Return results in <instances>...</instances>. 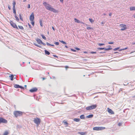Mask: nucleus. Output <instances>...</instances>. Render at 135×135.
Returning <instances> with one entry per match:
<instances>
[{"label":"nucleus","mask_w":135,"mask_h":135,"mask_svg":"<svg viewBox=\"0 0 135 135\" xmlns=\"http://www.w3.org/2000/svg\"><path fill=\"white\" fill-rule=\"evenodd\" d=\"M43 4L46 8L47 10L53 12L54 13H57L58 12V11L57 10L52 7L51 5L47 3L46 2H44Z\"/></svg>","instance_id":"1"},{"label":"nucleus","mask_w":135,"mask_h":135,"mask_svg":"<svg viewBox=\"0 0 135 135\" xmlns=\"http://www.w3.org/2000/svg\"><path fill=\"white\" fill-rule=\"evenodd\" d=\"M97 107V105L96 104H93L89 106L86 108V110H90L95 109Z\"/></svg>","instance_id":"2"},{"label":"nucleus","mask_w":135,"mask_h":135,"mask_svg":"<svg viewBox=\"0 0 135 135\" xmlns=\"http://www.w3.org/2000/svg\"><path fill=\"white\" fill-rule=\"evenodd\" d=\"M23 113V112L19 111H16L14 112V114L16 117L22 116Z\"/></svg>","instance_id":"3"},{"label":"nucleus","mask_w":135,"mask_h":135,"mask_svg":"<svg viewBox=\"0 0 135 135\" xmlns=\"http://www.w3.org/2000/svg\"><path fill=\"white\" fill-rule=\"evenodd\" d=\"M33 122L37 125V126H38L40 124L41 119L37 118H35L33 119Z\"/></svg>","instance_id":"4"},{"label":"nucleus","mask_w":135,"mask_h":135,"mask_svg":"<svg viewBox=\"0 0 135 135\" xmlns=\"http://www.w3.org/2000/svg\"><path fill=\"white\" fill-rule=\"evenodd\" d=\"M105 128V127H93V129L94 130L99 131L104 129Z\"/></svg>","instance_id":"5"},{"label":"nucleus","mask_w":135,"mask_h":135,"mask_svg":"<svg viewBox=\"0 0 135 135\" xmlns=\"http://www.w3.org/2000/svg\"><path fill=\"white\" fill-rule=\"evenodd\" d=\"M9 23L12 27L14 28L18 29V27L16 24L13 21H9Z\"/></svg>","instance_id":"6"},{"label":"nucleus","mask_w":135,"mask_h":135,"mask_svg":"<svg viewBox=\"0 0 135 135\" xmlns=\"http://www.w3.org/2000/svg\"><path fill=\"white\" fill-rule=\"evenodd\" d=\"M119 26L121 28L120 30L122 31L124 30L127 28L126 25L120 24L119 25Z\"/></svg>","instance_id":"7"},{"label":"nucleus","mask_w":135,"mask_h":135,"mask_svg":"<svg viewBox=\"0 0 135 135\" xmlns=\"http://www.w3.org/2000/svg\"><path fill=\"white\" fill-rule=\"evenodd\" d=\"M16 5V2L15 1H13V13L15 15H16V12L15 8V6Z\"/></svg>","instance_id":"8"},{"label":"nucleus","mask_w":135,"mask_h":135,"mask_svg":"<svg viewBox=\"0 0 135 135\" xmlns=\"http://www.w3.org/2000/svg\"><path fill=\"white\" fill-rule=\"evenodd\" d=\"M7 123V121L6 120L2 117H0V124L2 123Z\"/></svg>","instance_id":"9"},{"label":"nucleus","mask_w":135,"mask_h":135,"mask_svg":"<svg viewBox=\"0 0 135 135\" xmlns=\"http://www.w3.org/2000/svg\"><path fill=\"white\" fill-rule=\"evenodd\" d=\"M34 14L33 13H32L30 17V21L34 20Z\"/></svg>","instance_id":"10"},{"label":"nucleus","mask_w":135,"mask_h":135,"mask_svg":"<svg viewBox=\"0 0 135 135\" xmlns=\"http://www.w3.org/2000/svg\"><path fill=\"white\" fill-rule=\"evenodd\" d=\"M37 90V89L36 88H35L30 90V91L31 92H36Z\"/></svg>","instance_id":"11"},{"label":"nucleus","mask_w":135,"mask_h":135,"mask_svg":"<svg viewBox=\"0 0 135 135\" xmlns=\"http://www.w3.org/2000/svg\"><path fill=\"white\" fill-rule=\"evenodd\" d=\"M107 109L108 112L109 113H110L111 114H114V112L110 109L108 108H107Z\"/></svg>","instance_id":"12"},{"label":"nucleus","mask_w":135,"mask_h":135,"mask_svg":"<svg viewBox=\"0 0 135 135\" xmlns=\"http://www.w3.org/2000/svg\"><path fill=\"white\" fill-rule=\"evenodd\" d=\"M74 21L75 22H77L78 23H81L83 24H84V23L82 22H80L79 20L75 18L74 19Z\"/></svg>","instance_id":"13"},{"label":"nucleus","mask_w":135,"mask_h":135,"mask_svg":"<svg viewBox=\"0 0 135 135\" xmlns=\"http://www.w3.org/2000/svg\"><path fill=\"white\" fill-rule=\"evenodd\" d=\"M108 47H109L108 48H104V50L105 51H108V50H112V48L110 47L111 46L110 45L108 46Z\"/></svg>","instance_id":"14"},{"label":"nucleus","mask_w":135,"mask_h":135,"mask_svg":"<svg viewBox=\"0 0 135 135\" xmlns=\"http://www.w3.org/2000/svg\"><path fill=\"white\" fill-rule=\"evenodd\" d=\"M36 41L39 44H41L42 42L41 40L39 39H37L36 40Z\"/></svg>","instance_id":"15"},{"label":"nucleus","mask_w":135,"mask_h":135,"mask_svg":"<svg viewBox=\"0 0 135 135\" xmlns=\"http://www.w3.org/2000/svg\"><path fill=\"white\" fill-rule=\"evenodd\" d=\"M131 11L135 10V7H131L129 8Z\"/></svg>","instance_id":"16"},{"label":"nucleus","mask_w":135,"mask_h":135,"mask_svg":"<svg viewBox=\"0 0 135 135\" xmlns=\"http://www.w3.org/2000/svg\"><path fill=\"white\" fill-rule=\"evenodd\" d=\"M80 118L81 119H84L85 118V116L84 115H82L80 116Z\"/></svg>","instance_id":"17"},{"label":"nucleus","mask_w":135,"mask_h":135,"mask_svg":"<svg viewBox=\"0 0 135 135\" xmlns=\"http://www.w3.org/2000/svg\"><path fill=\"white\" fill-rule=\"evenodd\" d=\"M45 53L46 54L49 55L50 54V52L47 50H45Z\"/></svg>","instance_id":"18"},{"label":"nucleus","mask_w":135,"mask_h":135,"mask_svg":"<svg viewBox=\"0 0 135 135\" xmlns=\"http://www.w3.org/2000/svg\"><path fill=\"white\" fill-rule=\"evenodd\" d=\"M79 133L81 135H85L86 134V132H79Z\"/></svg>","instance_id":"19"},{"label":"nucleus","mask_w":135,"mask_h":135,"mask_svg":"<svg viewBox=\"0 0 135 135\" xmlns=\"http://www.w3.org/2000/svg\"><path fill=\"white\" fill-rule=\"evenodd\" d=\"M80 120V119L79 118H75L74 119V121L76 122H79Z\"/></svg>","instance_id":"20"},{"label":"nucleus","mask_w":135,"mask_h":135,"mask_svg":"<svg viewBox=\"0 0 135 135\" xmlns=\"http://www.w3.org/2000/svg\"><path fill=\"white\" fill-rule=\"evenodd\" d=\"M10 78V79L11 80H13L14 76L13 75H11V76H9Z\"/></svg>","instance_id":"21"},{"label":"nucleus","mask_w":135,"mask_h":135,"mask_svg":"<svg viewBox=\"0 0 135 135\" xmlns=\"http://www.w3.org/2000/svg\"><path fill=\"white\" fill-rule=\"evenodd\" d=\"M9 134L8 132L7 131H5L3 135H8Z\"/></svg>","instance_id":"22"},{"label":"nucleus","mask_w":135,"mask_h":135,"mask_svg":"<svg viewBox=\"0 0 135 135\" xmlns=\"http://www.w3.org/2000/svg\"><path fill=\"white\" fill-rule=\"evenodd\" d=\"M93 117V114H91L89 115L88 116H87L86 117L87 118H92Z\"/></svg>","instance_id":"23"},{"label":"nucleus","mask_w":135,"mask_h":135,"mask_svg":"<svg viewBox=\"0 0 135 135\" xmlns=\"http://www.w3.org/2000/svg\"><path fill=\"white\" fill-rule=\"evenodd\" d=\"M18 27L20 29L22 30H24V28L23 27V26H22L19 25V26H18Z\"/></svg>","instance_id":"24"},{"label":"nucleus","mask_w":135,"mask_h":135,"mask_svg":"<svg viewBox=\"0 0 135 135\" xmlns=\"http://www.w3.org/2000/svg\"><path fill=\"white\" fill-rule=\"evenodd\" d=\"M19 85H17V84H15L14 85V87H15V88H19Z\"/></svg>","instance_id":"25"},{"label":"nucleus","mask_w":135,"mask_h":135,"mask_svg":"<svg viewBox=\"0 0 135 135\" xmlns=\"http://www.w3.org/2000/svg\"><path fill=\"white\" fill-rule=\"evenodd\" d=\"M16 14L15 15V17L16 18V20L17 21H19V20L18 17L16 16Z\"/></svg>","instance_id":"26"},{"label":"nucleus","mask_w":135,"mask_h":135,"mask_svg":"<svg viewBox=\"0 0 135 135\" xmlns=\"http://www.w3.org/2000/svg\"><path fill=\"white\" fill-rule=\"evenodd\" d=\"M40 26L41 27H42V26H43L42 23V22L41 20H40Z\"/></svg>","instance_id":"27"},{"label":"nucleus","mask_w":135,"mask_h":135,"mask_svg":"<svg viewBox=\"0 0 135 135\" xmlns=\"http://www.w3.org/2000/svg\"><path fill=\"white\" fill-rule=\"evenodd\" d=\"M31 21V24L33 26H34V24H35V22L34 21V20Z\"/></svg>","instance_id":"28"},{"label":"nucleus","mask_w":135,"mask_h":135,"mask_svg":"<svg viewBox=\"0 0 135 135\" xmlns=\"http://www.w3.org/2000/svg\"><path fill=\"white\" fill-rule=\"evenodd\" d=\"M86 29L88 30H90V29L93 30V28L91 27H88L86 28Z\"/></svg>","instance_id":"29"},{"label":"nucleus","mask_w":135,"mask_h":135,"mask_svg":"<svg viewBox=\"0 0 135 135\" xmlns=\"http://www.w3.org/2000/svg\"><path fill=\"white\" fill-rule=\"evenodd\" d=\"M89 21L91 23L93 22H94V20L91 18H89Z\"/></svg>","instance_id":"30"},{"label":"nucleus","mask_w":135,"mask_h":135,"mask_svg":"<svg viewBox=\"0 0 135 135\" xmlns=\"http://www.w3.org/2000/svg\"><path fill=\"white\" fill-rule=\"evenodd\" d=\"M59 41H60L61 43H62L63 44H66V43L64 41H61L60 40Z\"/></svg>","instance_id":"31"},{"label":"nucleus","mask_w":135,"mask_h":135,"mask_svg":"<svg viewBox=\"0 0 135 135\" xmlns=\"http://www.w3.org/2000/svg\"><path fill=\"white\" fill-rule=\"evenodd\" d=\"M128 49V47H126L125 48L121 49L120 50H119V51H121L122 50H126V49Z\"/></svg>","instance_id":"32"},{"label":"nucleus","mask_w":135,"mask_h":135,"mask_svg":"<svg viewBox=\"0 0 135 135\" xmlns=\"http://www.w3.org/2000/svg\"><path fill=\"white\" fill-rule=\"evenodd\" d=\"M119 48H120L119 47H117V48H115L114 49H113V50L114 51H116L117 50H118L119 49Z\"/></svg>","instance_id":"33"},{"label":"nucleus","mask_w":135,"mask_h":135,"mask_svg":"<svg viewBox=\"0 0 135 135\" xmlns=\"http://www.w3.org/2000/svg\"><path fill=\"white\" fill-rule=\"evenodd\" d=\"M19 16H20V19L23 21V18H22V16H21V15L20 14L19 15Z\"/></svg>","instance_id":"34"},{"label":"nucleus","mask_w":135,"mask_h":135,"mask_svg":"<svg viewBox=\"0 0 135 135\" xmlns=\"http://www.w3.org/2000/svg\"><path fill=\"white\" fill-rule=\"evenodd\" d=\"M42 38L44 40H46V37H45L44 35H41Z\"/></svg>","instance_id":"35"},{"label":"nucleus","mask_w":135,"mask_h":135,"mask_svg":"<svg viewBox=\"0 0 135 135\" xmlns=\"http://www.w3.org/2000/svg\"><path fill=\"white\" fill-rule=\"evenodd\" d=\"M63 123L65 124L68 125V123L66 121H64Z\"/></svg>","instance_id":"36"},{"label":"nucleus","mask_w":135,"mask_h":135,"mask_svg":"<svg viewBox=\"0 0 135 135\" xmlns=\"http://www.w3.org/2000/svg\"><path fill=\"white\" fill-rule=\"evenodd\" d=\"M98 45L99 46H101L103 45H104V44H101V43H99L98 44Z\"/></svg>","instance_id":"37"},{"label":"nucleus","mask_w":135,"mask_h":135,"mask_svg":"<svg viewBox=\"0 0 135 135\" xmlns=\"http://www.w3.org/2000/svg\"><path fill=\"white\" fill-rule=\"evenodd\" d=\"M98 49V50H104V48H99Z\"/></svg>","instance_id":"38"},{"label":"nucleus","mask_w":135,"mask_h":135,"mask_svg":"<svg viewBox=\"0 0 135 135\" xmlns=\"http://www.w3.org/2000/svg\"><path fill=\"white\" fill-rule=\"evenodd\" d=\"M54 44L56 45H59V43L58 42H55V43H54Z\"/></svg>","instance_id":"39"},{"label":"nucleus","mask_w":135,"mask_h":135,"mask_svg":"<svg viewBox=\"0 0 135 135\" xmlns=\"http://www.w3.org/2000/svg\"><path fill=\"white\" fill-rule=\"evenodd\" d=\"M75 49L76 50H80V49L79 48H78V47H75Z\"/></svg>","instance_id":"40"},{"label":"nucleus","mask_w":135,"mask_h":135,"mask_svg":"<svg viewBox=\"0 0 135 135\" xmlns=\"http://www.w3.org/2000/svg\"><path fill=\"white\" fill-rule=\"evenodd\" d=\"M71 50L72 51H73V52H75L76 51V50H74V49H71Z\"/></svg>","instance_id":"41"},{"label":"nucleus","mask_w":135,"mask_h":135,"mask_svg":"<svg viewBox=\"0 0 135 135\" xmlns=\"http://www.w3.org/2000/svg\"><path fill=\"white\" fill-rule=\"evenodd\" d=\"M108 43L109 44H114V42H109Z\"/></svg>","instance_id":"42"},{"label":"nucleus","mask_w":135,"mask_h":135,"mask_svg":"<svg viewBox=\"0 0 135 135\" xmlns=\"http://www.w3.org/2000/svg\"><path fill=\"white\" fill-rule=\"evenodd\" d=\"M96 52H90V53L91 54H96Z\"/></svg>","instance_id":"43"},{"label":"nucleus","mask_w":135,"mask_h":135,"mask_svg":"<svg viewBox=\"0 0 135 135\" xmlns=\"http://www.w3.org/2000/svg\"><path fill=\"white\" fill-rule=\"evenodd\" d=\"M28 26H29V28H32V27L31 26V25L29 24V23H28Z\"/></svg>","instance_id":"44"},{"label":"nucleus","mask_w":135,"mask_h":135,"mask_svg":"<svg viewBox=\"0 0 135 135\" xmlns=\"http://www.w3.org/2000/svg\"><path fill=\"white\" fill-rule=\"evenodd\" d=\"M19 88H20L21 89H24V87H22V86H19Z\"/></svg>","instance_id":"45"},{"label":"nucleus","mask_w":135,"mask_h":135,"mask_svg":"<svg viewBox=\"0 0 135 135\" xmlns=\"http://www.w3.org/2000/svg\"><path fill=\"white\" fill-rule=\"evenodd\" d=\"M46 44L48 46H50L51 45V44H50L49 43H48V42H47L46 43Z\"/></svg>","instance_id":"46"},{"label":"nucleus","mask_w":135,"mask_h":135,"mask_svg":"<svg viewBox=\"0 0 135 135\" xmlns=\"http://www.w3.org/2000/svg\"><path fill=\"white\" fill-rule=\"evenodd\" d=\"M28 8H30V4H29L28 5Z\"/></svg>","instance_id":"47"},{"label":"nucleus","mask_w":135,"mask_h":135,"mask_svg":"<svg viewBox=\"0 0 135 135\" xmlns=\"http://www.w3.org/2000/svg\"><path fill=\"white\" fill-rule=\"evenodd\" d=\"M41 44H42L44 46L46 45V44L45 43L43 42L42 41V42H41Z\"/></svg>","instance_id":"48"},{"label":"nucleus","mask_w":135,"mask_h":135,"mask_svg":"<svg viewBox=\"0 0 135 135\" xmlns=\"http://www.w3.org/2000/svg\"><path fill=\"white\" fill-rule=\"evenodd\" d=\"M53 56L54 57H58L56 55H53Z\"/></svg>","instance_id":"49"},{"label":"nucleus","mask_w":135,"mask_h":135,"mask_svg":"<svg viewBox=\"0 0 135 135\" xmlns=\"http://www.w3.org/2000/svg\"><path fill=\"white\" fill-rule=\"evenodd\" d=\"M121 125H122V124H121V123H119L118 124V125L119 126H121Z\"/></svg>","instance_id":"50"},{"label":"nucleus","mask_w":135,"mask_h":135,"mask_svg":"<svg viewBox=\"0 0 135 135\" xmlns=\"http://www.w3.org/2000/svg\"><path fill=\"white\" fill-rule=\"evenodd\" d=\"M8 8L9 10H10L11 9V8L10 6H8Z\"/></svg>","instance_id":"51"},{"label":"nucleus","mask_w":135,"mask_h":135,"mask_svg":"<svg viewBox=\"0 0 135 135\" xmlns=\"http://www.w3.org/2000/svg\"><path fill=\"white\" fill-rule=\"evenodd\" d=\"M60 0V2H62V3L63 2L64 0Z\"/></svg>","instance_id":"52"},{"label":"nucleus","mask_w":135,"mask_h":135,"mask_svg":"<svg viewBox=\"0 0 135 135\" xmlns=\"http://www.w3.org/2000/svg\"><path fill=\"white\" fill-rule=\"evenodd\" d=\"M34 45H35L36 46H37V47H40V46H38V45H36V44H34Z\"/></svg>","instance_id":"53"},{"label":"nucleus","mask_w":135,"mask_h":135,"mask_svg":"<svg viewBox=\"0 0 135 135\" xmlns=\"http://www.w3.org/2000/svg\"><path fill=\"white\" fill-rule=\"evenodd\" d=\"M52 28L53 30L55 31V29L54 28V27H52Z\"/></svg>","instance_id":"54"},{"label":"nucleus","mask_w":135,"mask_h":135,"mask_svg":"<svg viewBox=\"0 0 135 135\" xmlns=\"http://www.w3.org/2000/svg\"><path fill=\"white\" fill-rule=\"evenodd\" d=\"M65 47L66 48H68V46L67 45H65Z\"/></svg>","instance_id":"55"},{"label":"nucleus","mask_w":135,"mask_h":135,"mask_svg":"<svg viewBox=\"0 0 135 135\" xmlns=\"http://www.w3.org/2000/svg\"><path fill=\"white\" fill-rule=\"evenodd\" d=\"M84 53H86V54L87 53V52L86 51H84Z\"/></svg>","instance_id":"56"},{"label":"nucleus","mask_w":135,"mask_h":135,"mask_svg":"<svg viewBox=\"0 0 135 135\" xmlns=\"http://www.w3.org/2000/svg\"><path fill=\"white\" fill-rule=\"evenodd\" d=\"M111 15H112V14L111 13H110L109 14V15L110 16H111Z\"/></svg>","instance_id":"57"},{"label":"nucleus","mask_w":135,"mask_h":135,"mask_svg":"<svg viewBox=\"0 0 135 135\" xmlns=\"http://www.w3.org/2000/svg\"><path fill=\"white\" fill-rule=\"evenodd\" d=\"M101 24H104V23L103 22H101Z\"/></svg>","instance_id":"58"},{"label":"nucleus","mask_w":135,"mask_h":135,"mask_svg":"<svg viewBox=\"0 0 135 135\" xmlns=\"http://www.w3.org/2000/svg\"><path fill=\"white\" fill-rule=\"evenodd\" d=\"M51 46H54V45H51Z\"/></svg>","instance_id":"59"},{"label":"nucleus","mask_w":135,"mask_h":135,"mask_svg":"<svg viewBox=\"0 0 135 135\" xmlns=\"http://www.w3.org/2000/svg\"><path fill=\"white\" fill-rule=\"evenodd\" d=\"M42 78L43 80H44V79H45V78Z\"/></svg>","instance_id":"60"},{"label":"nucleus","mask_w":135,"mask_h":135,"mask_svg":"<svg viewBox=\"0 0 135 135\" xmlns=\"http://www.w3.org/2000/svg\"><path fill=\"white\" fill-rule=\"evenodd\" d=\"M26 0H23V1L24 2H26Z\"/></svg>","instance_id":"61"},{"label":"nucleus","mask_w":135,"mask_h":135,"mask_svg":"<svg viewBox=\"0 0 135 135\" xmlns=\"http://www.w3.org/2000/svg\"><path fill=\"white\" fill-rule=\"evenodd\" d=\"M134 17L135 18V15L134 16Z\"/></svg>","instance_id":"62"},{"label":"nucleus","mask_w":135,"mask_h":135,"mask_svg":"<svg viewBox=\"0 0 135 135\" xmlns=\"http://www.w3.org/2000/svg\"><path fill=\"white\" fill-rule=\"evenodd\" d=\"M25 87H26V86H26V85H25Z\"/></svg>","instance_id":"63"},{"label":"nucleus","mask_w":135,"mask_h":135,"mask_svg":"<svg viewBox=\"0 0 135 135\" xmlns=\"http://www.w3.org/2000/svg\"><path fill=\"white\" fill-rule=\"evenodd\" d=\"M135 97V96L134 97Z\"/></svg>","instance_id":"64"}]
</instances>
